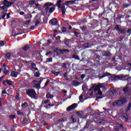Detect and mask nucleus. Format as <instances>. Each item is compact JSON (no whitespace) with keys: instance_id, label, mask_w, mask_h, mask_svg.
Returning <instances> with one entry per match:
<instances>
[{"instance_id":"19","label":"nucleus","mask_w":131,"mask_h":131,"mask_svg":"<svg viewBox=\"0 0 131 131\" xmlns=\"http://www.w3.org/2000/svg\"><path fill=\"white\" fill-rule=\"evenodd\" d=\"M68 72H66L63 74V77L66 80H69V78L68 77Z\"/></svg>"},{"instance_id":"64","label":"nucleus","mask_w":131,"mask_h":131,"mask_svg":"<svg viewBox=\"0 0 131 131\" xmlns=\"http://www.w3.org/2000/svg\"><path fill=\"white\" fill-rule=\"evenodd\" d=\"M6 15H7V14H6V13L4 15H3L2 16V19H5V17H6Z\"/></svg>"},{"instance_id":"35","label":"nucleus","mask_w":131,"mask_h":131,"mask_svg":"<svg viewBox=\"0 0 131 131\" xmlns=\"http://www.w3.org/2000/svg\"><path fill=\"white\" fill-rule=\"evenodd\" d=\"M12 64H13V65L14 66H17V65H18V63L17 62V60H14L12 62Z\"/></svg>"},{"instance_id":"1","label":"nucleus","mask_w":131,"mask_h":131,"mask_svg":"<svg viewBox=\"0 0 131 131\" xmlns=\"http://www.w3.org/2000/svg\"><path fill=\"white\" fill-rule=\"evenodd\" d=\"M102 88H105V84L102 83L99 84L97 85H93L90 89L89 92H91L90 93V96H94V95H96V96H102V93L101 92L100 89Z\"/></svg>"},{"instance_id":"7","label":"nucleus","mask_w":131,"mask_h":131,"mask_svg":"<svg viewBox=\"0 0 131 131\" xmlns=\"http://www.w3.org/2000/svg\"><path fill=\"white\" fill-rule=\"evenodd\" d=\"M3 4L4 5V6H5V7H11L12 5H14V3L10 2L8 1V0H4L3 3Z\"/></svg>"},{"instance_id":"20","label":"nucleus","mask_w":131,"mask_h":131,"mask_svg":"<svg viewBox=\"0 0 131 131\" xmlns=\"http://www.w3.org/2000/svg\"><path fill=\"white\" fill-rule=\"evenodd\" d=\"M64 43L67 47H69L70 45V40L69 39H66V41H64Z\"/></svg>"},{"instance_id":"56","label":"nucleus","mask_w":131,"mask_h":131,"mask_svg":"<svg viewBox=\"0 0 131 131\" xmlns=\"http://www.w3.org/2000/svg\"><path fill=\"white\" fill-rule=\"evenodd\" d=\"M51 54H52V53H51V52H47V53H46V56H48V55H51Z\"/></svg>"},{"instance_id":"4","label":"nucleus","mask_w":131,"mask_h":131,"mask_svg":"<svg viewBox=\"0 0 131 131\" xmlns=\"http://www.w3.org/2000/svg\"><path fill=\"white\" fill-rule=\"evenodd\" d=\"M26 94L29 96L31 98H35V96H36V93L35 92V90L33 89H30L27 91Z\"/></svg>"},{"instance_id":"25","label":"nucleus","mask_w":131,"mask_h":131,"mask_svg":"<svg viewBox=\"0 0 131 131\" xmlns=\"http://www.w3.org/2000/svg\"><path fill=\"white\" fill-rule=\"evenodd\" d=\"M29 3L30 5H34L35 4V0H30Z\"/></svg>"},{"instance_id":"42","label":"nucleus","mask_w":131,"mask_h":131,"mask_svg":"<svg viewBox=\"0 0 131 131\" xmlns=\"http://www.w3.org/2000/svg\"><path fill=\"white\" fill-rule=\"evenodd\" d=\"M50 83V80H47L45 84V86H47Z\"/></svg>"},{"instance_id":"37","label":"nucleus","mask_w":131,"mask_h":131,"mask_svg":"<svg viewBox=\"0 0 131 131\" xmlns=\"http://www.w3.org/2000/svg\"><path fill=\"white\" fill-rule=\"evenodd\" d=\"M23 125H26L27 124V120H25L23 121Z\"/></svg>"},{"instance_id":"59","label":"nucleus","mask_w":131,"mask_h":131,"mask_svg":"<svg viewBox=\"0 0 131 131\" xmlns=\"http://www.w3.org/2000/svg\"><path fill=\"white\" fill-rule=\"evenodd\" d=\"M47 61L48 62H51V61H52V59H51V58H47Z\"/></svg>"},{"instance_id":"18","label":"nucleus","mask_w":131,"mask_h":131,"mask_svg":"<svg viewBox=\"0 0 131 131\" xmlns=\"http://www.w3.org/2000/svg\"><path fill=\"white\" fill-rule=\"evenodd\" d=\"M11 76H13V77H17V75H18V73H17L15 71H13V72H11Z\"/></svg>"},{"instance_id":"43","label":"nucleus","mask_w":131,"mask_h":131,"mask_svg":"<svg viewBox=\"0 0 131 131\" xmlns=\"http://www.w3.org/2000/svg\"><path fill=\"white\" fill-rule=\"evenodd\" d=\"M106 75H107V76H108V75H111V74H110V73H106V74H105V75H103V76H101V78H103V77H105Z\"/></svg>"},{"instance_id":"44","label":"nucleus","mask_w":131,"mask_h":131,"mask_svg":"<svg viewBox=\"0 0 131 131\" xmlns=\"http://www.w3.org/2000/svg\"><path fill=\"white\" fill-rule=\"evenodd\" d=\"M62 67H63V68H65V69H66V68H67V67L66 66V63H63Z\"/></svg>"},{"instance_id":"51","label":"nucleus","mask_w":131,"mask_h":131,"mask_svg":"<svg viewBox=\"0 0 131 131\" xmlns=\"http://www.w3.org/2000/svg\"><path fill=\"white\" fill-rule=\"evenodd\" d=\"M30 21H31L30 20H28L25 23V24H26V25H28L29 23H30Z\"/></svg>"},{"instance_id":"2","label":"nucleus","mask_w":131,"mask_h":131,"mask_svg":"<svg viewBox=\"0 0 131 131\" xmlns=\"http://www.w3.org/2000/svg\"><path fill=\"white\" fill-rule=\"evenodd\" d=\"M126 103V98L123 96L120 97L119 99L113 103V106H123Z\"/></svg>"},{"instance_id":"21","label":"nucleus","mask_w":131,"mask_h":131,"mask_svg":"<svg viewBox=\"0 0 131 131\" xmlns=\"http://www.w3.org/2000/svg\"><path fill=\"white\" fill-rule=\"evenodd\" d=\"M131 108V101L128 103V106L126 108V111L127 112V111H129V109Z\"/></svg>"},{"instance_id":"3","label":"nucleus","mask_w":131,"mask_h":131,"mask_svg":"<svg viewBox=\"0 0 131 131\" xmlns=\"http://www.w3.org/2000/svg\"><path fill=\"white\" fill-rule=\"evenodd\" d=\"M61 3H62V0H58L56 5L61 10V13L62 15H65V12H66V8H65V5L66 4H63L61 6Z\"/></svg>"},{"instance_id":"17","label":"nucleus","mask_w":131,"mask_h":131,"mask_svg":"<svg viewBox=\"0 0 131 131\" xmlns=\"http://www.w3.org/2000/svg\"><path fill=\"white\" fill-rule=\"evenodd\" d=\"M72 58H73L74 59H75L76 60H80V58H79V56H78L77 55L74 54L72 56Z\"/></svg>"},{"instance_id":"27","label":"nucleus","mask_w":131,"mask_h":131,"mask_svg":"<svg viewBox=\"0 0 131 131\" xmlns=\"http://www.w3.org/2000/svg\"><path fill=\"white\" fill-rule=\"evenodd\" d=\"M28 106V104L27 102H25L21 105V107L23 108H26V107H27Z\"/></svg>"},{"instance_id":"50","label":"nucleus","mask_w":131,"mask_h":131,"mask_svg":"<svg viewBox=\"0 0 131 131\" xmlns=\"http://www.w3.org/2000/svg\"><path fill=\"white\" fill-rule=\"evenodd\" d=\"M58 121H59V122H62V121H63V122H64V119H63V118H60V119H59L58 120Z\"/></svg>"},{"instance_id":"29","label":"nucleus","mask_w":131,"mask_h":131,"mask_svg":"<svg viewBox=\"0 0 131 131\" xmlns=\"http://www.w3.org/2000/svg\"><path fill=\"white\" fill-rule=\"evenodd\" d=\"M10 57H11V54H10V53H8L6 54V59H10Z\"/></svg>"},{"instance_id":"53","label":"nucleus","mask_w":131,"mask_h":131,"mask_svg":"<svg viewBox=\"0 0 131 131\" xmlns=\"http://www.w3.org/2000/svg\"><path fill=\"white\" fill-rule=\"evenodd\" d=\"M103 97L102 96L100 97H97L96 98V101H98V99H102Z\"/></svg>"},{"instance_id":"14","label":"nucleus","mask_w":131,"mask_h":131,"mask_svg":"<svg viewBox=\"0 0 131 131\" xmlns=\"http://www.w3.org/2000/svg\"><path fill=\"white\" fill-rule=\"evenodd\" d=\"M46 98L47 99H53V98H54V95L53 94H51L50 93H48L46 95Z\"/></svg>"},{"instance_id":"32","label":"nucleus","mask_w":131,"mask_h":131,"mask_svg":"<svg viewBox=\"0 0 131 131\" xmlns=\"http://www.w3.org/2000/svg\"><path fill=\"white\" fill-rule=\"evenodd\" d=\"M49 102H50V100H47L46 101H42V105H45V104H48V103H49Z\"/></svg>"},{"instance_id":"57","label":"nucleus","mask_w":131,"mask_h":131,"mask_svg":"<svg viewBox=\"0 0 131 131\" xmlns=\"http://www.w3.org/2000/svg\"><path fill=\"white\" fill-rule=\"evenodd\" d=\"M127 33H129V34H131V29H129L127 31Z\"/></svg>"},{"instance_id":"61","label":"nucleus","mask_w":131,"mask_h":131,"mask_svg":"<svg viewBox=\"0 0 131 131\" xmlns=\"http://www.w3.org/2000/svg\"><path fill=\"white\" fill-rule=\"evenodd\" d=\"M7 19H9V18H10V13H9L7 14Z\"/></svg>"},{"instance_id":"34","label":"nucleus","mask_w":131,"mask_h":131,"mask_svg":"<svg viewBox=\"0 0 131 131\" xmlns=\"http://www.w3.org/2000/svg\"><path fill=\"white\" fill-rule=\"evenodd\" d=\"M4 46H5L4 41H0V47H4Z\"/></svg>"},{"instance_id":"9","label":"nucleus","mask_w":131,"mask_h":131,"mask_svg":"<svg viewBox=\"0 0 131 131\" xmlns=\"http://www.w3.org/2000/svg\"><path fill=\"white\" fill-rule=\"evenodd\" d=\"M76 108V103H74L72 105L69 106L67 109V111H71L72 110H74Z\"/></svg>"},{"instance_id":"38","label":"nucleus","mask_w":131,"mask_h":131,"mask_svg":"<svg viewBox=\"0 0 131 131\" xmlns=\"http://www.w3.org/2000/svg\"><path fill=\"white\" fill-rule=\"evenodd\" d=\"M16 117L15 115H10L9 116V118L10 119H13V118H15Z\"/></svg>"},{"instance_id":"33","label":"nucleus","mask_w":131,"mask_h":131,"mask_svg":"<svg viewBox=\"0 0 131 131\" xmlns=\"http://www.w3.org/2000/svg\"><path fill=\"white\" fill-rule=\"evenodd\" d=\"M89 126H90V122H87L86 123V125H85L84 128H89Z\"/></svg>"},{"instance_id":"47","label":"nucleus","mask_w":131,"mask_h":131,"mask_svg":"<svg viewBox=\"0 0 131 131\" xmlns=\"http://www.w3.org/2000/svg\"><path fill=\"white\" fill-rule=\"evenodd\" d=\"M104 56H110V52H108L105 53Z\"/></svg>"},{"instance_id":"6","label":"nucleus","mask_w":131,"mask_h":131,"mask_svg":"<svg viewBox=\"0 0 131 131\" xmlns=\"http://www.w3.org/2000/svg\"><path fill=\"white\" fill-rule=\"evenodd\" d=\"M58 52H60L61 54H67V53L69 52V50L68 49H63L54 51L55 55H59Z\"/></svg>"},{"instance_id":"41","label":"nucleus","mask_w":131,"mask_h":131,"mask_svg":"<svg viewBox=\"0 0 131 131\" xmlns=\"http://www.w3.org/2000/svg\"><path fill=\"white\" fill-rule=\"evenodd\" d=\"M61 31L62 32H65L66 31V28H65V27H62L61 28Z\"/></svg>"},{"instance_id":"54","label":"nucleus","mask_w":131,"mask_h":131,"mask_svg":"<svg viewBox=\"0 0 131 131\" xmlns=\"http://www.w3.org/2000/svg\"><path fill=\"white\" fill-rule=\"evenodd\" d=\"M55 38H56V39L57 40H58V39H60L61 36H57V37H55Z\"/></svg>"},{"instance_id":"55","label":"nucleus","mask_w":131,"mask_h":131,"mask_svg":"<svg viewBox=\"0 0 131 131\" xmlns=\"http://www.w3.org/2000/svg\"><path fill=\"white\" fill-rule=\"evenodd\" d=\"M83 96H82V95H81L79 97L80 101H81V99H83Z\"/></svg>"},{"instance_id":"48","label":"nucleus","mask_w":131,"mask_h":131,"mask_svg":"<svg viewBox=\"0 0 131 131\" xmlns=\"http://www.w3.org/2000/svg\"><path fill=\"white\" fill-rule=\"evenodd\" d=\"M0 8L1 9H2V10H5V9H6L7 7L4 5V6L1 7Z\"/></svg>"},{"instance_id":"39","label":"nucleus","mask_w":131,"mask_h":131,"mask_svg":"<svg viewBox=\"0 0 131 131\" xmlns=\"http://www.w3.org/2000/svg\"><path fill=\"white\" fill-rule=\"evenodd\" d=\"M35 76L36 77H39V73L38 72H36L35 74Z\"/></svg>"},{"instance_id":"10","label":"nucleus","mask_w":131,"mask_h":131,"mask_svg":"<svg viewBox=\"0 0 131 131\" xmlns=\"http://www.w3.org/2000/svg\"><path fill=\"white\" fill-rule=\"evenodd\" d=\"M49 23L51 24V25H57V24H58V20H57L56 18H53L49 21Z\"/></svg>"},{"instance_id":"13","label":"nucleus","mask_w":131,"mask_h":131,"mask_svg":"<svg viewBox=\"0 0 131 131\" xmlns=\"http://www.w3.org/2000/svg\"><path fill=\"white\" fill-rule=\"evenodd\" d=\"M118 126H119L118 128L114 129V131H119L120 129H121L122 130L123 129V125L122 124H118Z\"/></svg>"},{"instance_id":"5","label":"nucleus","mask_w":131,"mask_h":131,"mask_svg":"<svg viewBox=\"0 0 131 131\" xmlns=\"http://www.w3.org/2000/svg\"><path fill=\"white\" fill-rule=\"evenodd\" d=\"M115 29H116L117 31L120 32V33H121V34H125V33L126 32V31H125V30L120 28L119 26L117 25L115 26Z\"/></svg>"},{"instance_id":"60","label":"nucleus","mask_w":131,"mask_h":131,"mask_svg":"<svg viewBox=\"0 0 131 131\" xmlns=\"http://www.w3.org/2000/svg\"><path fill=\"white\" fill-rule=\"evenodd\" d=\"M4 77H5V75H3L2 77H0V81H2V80H3Z\"/></svg>"},{"instance_id":"22","label":"nucleus","mask_w":131,"mask_h":131,"mask_svg":"<svg viewBox=\"0 0 131 131\" xmlns=\"http://www.w3.org/2000/svg\"><path fill=\"white\" fill-rule=\"evenodd\" d=\"M128 89H129V87L128 86H126L124 89H123V92L125 93H127L128 91Z\"/></svg>"},{"instance_id":"23","label":"nucleus","mask_w":131,"mask_h":131,"mask_svg":"<svg viewBox=\"0 0 131 131\" xmlns=\"http://www.w3.org/2000/svg\"><path fill=\"white\" fill-rule=\"evenodd\" d=\"M28 49H29V46L28 45H26L23 48V50H24V51H27Z\"/></svg>"},{"instance_id":"49","label":"nucleus","mask_w":131,"mask_h":131,"mask_svg":"<svg viewBox=\"0 0 131 131\" xmlns=\"http://www.w3.org/2000/svg\"><path fill=\"white\" fill-rule=\"evenodd\" d=\"M4 74H5V75H7V74H8L9 73V71L7 70L4 71Z\"/></svg>"},{"instance_id":"11","label":"nucleus","mask_w":131,"mask_h":131,"mask_svg":"<svg viewBox=\"0 0 131 131\" xmlns=\"http://www.w3.org/2000/svg\"><path fill=\"white\" fill-rule=\"evenodd\" d=\"M121 118L124 121H128V119H129V117H128L126 114L122 115Z\"/></svg>"},{"instance_id":"58","label":"nucleus","mask_w":131,"mask_h":131,"mask_svg":"<svg viewBox=\"0 0 131 131\" xmlns=\"http://www.w3.org/2000/svg\"><path fill=\"white\" fill-rule=\"evenodd\" d=\"M51 43V41L50 40H47V46H49Z\"/></svg>"},{"instance_id":"36","label":"nucleus","mask_w":131,"mask_h":131,"mask_svg":"<svg viewBox=\"0 0 131 131\" xmlns=\"http://www.w3.org/2000/svg\"><path fill=\"white\" fill-rule=\"evenodd\" d=\"M31 66H32V69H34V68H35V66H36V64H35V63H31Z\"/></svg>"},{"instance_id":"8","label":"nucleus","mask_w":131,"mask_h":131,"mask_svg":"<svg viewBox=\"0 0 131 131\" xmlns=\"http://www.w3.org/2000/svg\"><path fill=\"white\" fill-rule=\"evenodd\" d=\"M53 6V4L51 3H47L45 4V11L47 13H48L49 10H50V7Z\"/></svg>"},{"instance_id":"46","label":"nucleus","mask_w":131,"mask_h":131,"mask_svg":"<svg viewBox=\"0 0 131 131\" xmlns=\"http://www.w3.org/2000/svg\"><path fill=\"white\" fill-rule=\"evenodd\" d=\"M99 122V123H104V122H105V120H100Z\"/></svg>"},{"instance_id":"40","label":"nucleus","mask_w":131,"mask_h":131,"mask_svg":"<svg viewBox=\"0 0 131 131\" xmlns=\"http://www.w3.org/2000/svg\"><path fill=\"white\" fill-rule=\"evenodd\" d=\"M52 106H54V105L52 104L51 105V103H49L48 105H46V108H49V107H51V106L52 107Z\"/></svg>"},{"instance_id":"12","label":"nucleus","mask_w":131,"mask_h":131,"mask_svg":"<svg viewBox=\"0 0 131 131\" xmlns=\"http://www.w3.org/2000/svg\"><path fill=\"white\" fill-rule=\"evenodd\" d=\"M72 84L73 86H77L80 85V82H78L77 80H74L72 82Z\"/></svg>"},{"instance_id":"16","label":"nucleus","mask_w":131,"mask_h":131,"mask_svg":"<svg viewBox=\"0 0 131 131\" xmlns=\"http://www.w3.org/2000/svg\"><path fill=\"white\" fill-rule=\"evenodd\" d=\"M75 1H76L75 0L70 1L66 2V3H64V4H66V5H72V4H74V3H75Z\"/></svg>"},{"instance_id":"24","label":"nucleus","mask_w":131,"mask_h":131,"mask_svg":"<svg viewBox=\"0 0 131 131\" xmlns=\"http://www.w3.org/2000/svg\"><path fill=\"white\" fill-rule=\"evenodd\" d=\"M6 82L7 84H9V85H12V84H13V82L11 80H7Z\"/></svg>"},{"instance_id":"26","label":"nucleus","mask_w":131,"mask_h":131,"mask_svg":"<svg viewBox=\"0 0 131 131\" xmlns=\"http://www.w3.org/2000/svg\"><path fill=\"white\" fill-rule=\"evenodd\" d=\"M55 11V8L52 7L49 9V13H53Z\"/></svg>"},{"instance_id":"28","label":"nucleus","mask_w":131,"mask_h":131,"mask_svg":"<svg viewBox=\"0 0 131 131\" xmlns=\"http://www.w3.org/2000/svg\"><path fill=\"white\" fill-rule=\"evenodd\" d=\"M115 92H116V90H113L112 92L110 93V95H111V97H113L114 96V93H115Z\"/></svg>"},{"instance_id":"31","label":"nucleus","mask_w":131,"mask_h":131,"mask_svg":"<svg viewBox=\"0 0 131 131\" xmlns=\"http://www.w3.org/2000/svg\"><path fill=\"white\" fill-rule=\"evenodd\" d=\"M52 73H53V74L55 75V76H57V75H59V74H60V72H52Z\"/></svg>"},{"instance_id":"63","label":"nucleus","mask_w":131,"mask_h":131,"mask_svg":"<svg viewBox=\"0 0 131 131\" xmlns=\"http://www.w3.org/2000/svg\"><path fill=\"white\" fill-rule=\"evenodd\" d=\"M99 131H105V129L103 127L101 128Z\"/></svg>"},{"instance_id":"52","label":"nucleus","mask_w":131,"mask_h":131,"mask_svg":"<svg viewBox=\"0 0 131 131\" xmlns=\"http://www.w3.org/2000/svg\"><path fill=\"white\" fill-rule=\"evenodd\" d=\"M3 84L4 85H7V80L3 81Z\"/></svg>"},{"instance_id":"62","label":"nucleus","mask_w":131,"mask_h":131,"mask_svg":"<svg viewBox=\"0 0 131 131\" xmlns=\"http://www.w3.org/2000/svg\"><path fill=\"white\" fill-rule=\"evenodd\" d=\"M19 94H17V95H16V99L17 100H19Z\"/></svg>"},{"instance_id":"30","label":"nucleus","mask_w":131,"mask_h":131,"mask_svg":"<svg viewBox=\"0 0 131 131\" xmlns=\"http://www.w3.org/2000/svg\"><path fill=\"white\" fill-rule=\"evenodd\" d=\"M41 82V80H40V81H39V83H36V85H35V87H36V88H37L38 89L39 88H40V83Z\"/></svg>"},{"instance_id":"45","label":"nucleus","mask_w":131,"mask_h":131,"mask_svg":"<svg viewBox=\"0 0 131 131\" xmlns=\"http://www.w3.org/2000/svg\"><path fill=\"white\" fill-rule=\"evenodd\" d=\"M89 45H90V43H85L84 46H85V48H90V46H89Z\"/></svg>"},{"instance_id":"15","label":"nucleus","mask_w":131,"mask_h":131,"mask_svg":"<svg viewBox=\"0 0 131 131\" xmlns=\"http://www.w3.org/2000/svg\"><path fill=\"white\" fill-rule=\"evenodd\" d=\"M34 21L35 23V26H37V25H38V24H39V23H40V20L38 19L37 18H36V17H35L34 18Z\"/></svg>"}]
</instances>
